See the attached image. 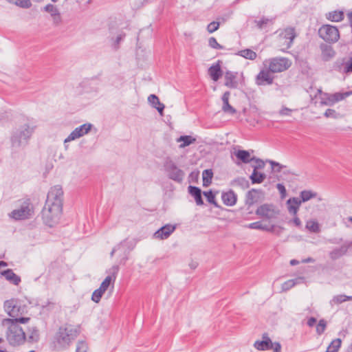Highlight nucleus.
I'll return each instance as SVG.
<instances>
[{"label": "nucleus", "mask_w": 352, "mask_h": 352, "mask_svg": "<svg viewBox=\"0 0 352 352\" xmlns=\"http://www.w3.org/2000/svg\"><path fill=\"white\" fill-rule=\"evenodd\" d=\"M63 190L59 185L52 187L47 193L41 214L43 223L50 228L59 221L63 212Z\"/></svg>", "instance_id": "1"}, {"label": "nucleus", "mask_w": 352, "mask_h": 352, "mask_svg": "<svg viewBox=\"0 0 352 352\" xmlns=\"http://www.w3.org/2000/svg\"><path fill=\"white\" fill-rule=\"evenodd\" d=\"M37 126L34 118H23L22 122L11 132L10 140L14 151L23 149L28 144Z\"/></svg>", "instance_id": "2"}, {"label": "nucleus", "mask_w": 352, "mask_h": 352, "mask_svg": "<svg viewBox=\"0 0 352 352\" xmlns=\"http://www.w3.org/2000/svg\"><path fill=\"white\" fill-rule=\"evenodd\" d=\"M79 333V329L72 324H65L60 326L53 338L54 349L55 350L66 349L78 337Z\"/></svg>", "instance_id": "3"}, {"label": "nucleus", "mask_w": 352, "mask_h": 352, "mask_svg": "<svg viewBox=\"0 0 352 352\" xmlns=\"http://www.w3.org/2000/svg\"><path fill=\"white\" fill-rule=\"evenodd\" d=\"M3 325L8 326L6 339L10 346L16 347L25 342L26 334L21 326L10 324H3Z\"/></svg>", "instance_id": "4"}, {"label": "nucleus", "mask_w": 352, "mask_h": 352, "mask_svg": "<svg viewBox=\"0 0 352 352\" xmlns=\"http://www.w3.org/2000/svg\"><path fill=\"white\" fill-rule=\"evenodd\" d=\"M164 171L167 177L179 184H181L184 178L185 173L184 170L178 168L175 162L170 157H167L164 163Z\"/></svg>", "instance_id": "5"}, {"label": "nucleus", "mask_w": 352, "mask_h": 352, "mask_svg": "<svg viewBox=\"0 0 352 352\" xmlns=\"http://www.w3.org/2000/svg\"><path fill=\"white\" fill-rule=\"evenodd\" d=\"M319 36L329 43H334L340 38L338 28L330 24L322 25L318 30Z\"/></svg>", "instance_id": "6"}, {"label": "nucleus", "mask_w": 352, "mask_h": 352, "mask_svg": "<svg viewBox=\"0 0 352 352\" xmlns=\"http://www.w3.org/2000/svg\"><path fill=\"white\" fill-rule=\"evenodd\" d=\"M254 346L258 351H267L273 349V352H280L281 344L278 342H273L268 336L267 333L262 335L261 340H256L254 343Z\"/></svg>", "instance_id": "7"}, {"label": "nucleus", "mask_w": 352, "mask_h": 352, "mask_svg": "<svg viewBox=\"0 0 352 352\" xmlns=\"http://www.w3.org/2000/svg\"><path fill=\"white\" fill-rule=\"evenodd\" d=\"M268 61V69L272 73L282 72L291 66V62L287 58L275 57L270 58Z\"/></svg>", "instance_id": "8"}, {"label": "nucleus", "mask_w": 352, "mask_h": 352, "mask_svg": "<svg viewBox=\"0 0 352 352\" xmlns=\"http://www.w3.org/2000/svg\"><path fill=\"white\" fill-rule=\"evenodd\" d=\"M331 69L342 74L352 73V56L348 59L346 57L337 58L333 62Z\"/></svg>", "instance_id": "9"}, {"label": "nucleus", "mask_w": 352, "mask_h": 352, "mask_svg": "<svg viewBox=\"0 0 352 352\" xmlns=\"http://www.w3.org/2000/svg\"><path fill=\"white\" fill-rule=\"evenodd\" d=\"M351 95H352V91H345L342 93L336 92L333 94L324 93L322 94L321 104L324 105L332 106L336 102L342 100Z\"/></svg>", "instance_id": "10"}, {"label": "nucleus", "mask_w": 352, "mask_h": 352, "mask_svg": "<svg viewBox=\"0 0 352 352\" xmlns=\"http://www.w3.org/2000/svg\"><path fill=\"white\" fill-rule=\"evenodd\" d=\"M30 205L29 201H24L19 209L14 210L9 214L10 217L16 221L29 218L31 215Z\"/></svg>", "instance_id": "11"}, {"label": "nucleus", "mask_w": 352, "mask_h": 352, "mask_svg": "<svg viewBox=\"0 0 352 352\" xmlns=\"http://www.w3.org/2000/svg\"><path fill=\"white\" fill-rule=\"evenodd\" d=\"M119 270L118 265H114L107 272L109 275L103 280L100 286V288L104 290V292L108 289L111 283L115 282Z\"/></svg>", "instance_id": "12"}, {"label": "nucleus", "mask_w": 352, "mask_h": 352, "mask_svg": "<svg viewBox=\"0 0 352 352\" xmlns=\"http://www.w3.org/2000/svg\"><path fill=\"white\" fill-rule=\"evenodd\" d=\"M256 214L260 217L270 219L274 218L278 212L274 210L273 205L265 204L257 208Z\"/></svg>", "instance_id": "13"}, {"label": "nucleus", "mask_w": 352, "mask_h": 352, "mask_svg": "<svg viewBox=\"0 0 352 352\" xmlns=\"http://www.w3.org/2000/svg\"><path fill=\"white\" fill-rule=\"evenodd\" d=\"M176 225L166 224L159 228L153 234L154 238L164 240L168 239L170 235L175 230Z\"/></svg>", "instance_id": "14"}, {"label": "nucleus", "mask_w": 352, "mask_h": 352, "mask_svg": "<svg viewBox=\"0 0 352 352\" xmlns=\"http://www.w3.org/2000/svg\"><path fill=\"white\" fill-rule=\"evenodd\" d=\"M352 246V241H345L340 247L336 248L329 252V257L331 260L336 261L345 255L349 249Z\"/></svg>", "instance_id": "15"}, {"label": "nucleus", "mask_w": 352, "mask_h": 352, "mask_svg": "<svg viewBox=\"0 0 352 352\" xmlns=\"http://www.w3.org/2000/svg\"><path fill=\"white\" fill-rule=\"evenodd\" d=\"M136 245V241L134 239L129 240L125 239L118 244V248H123L124 250V258L122 259V263H126L129 260V256L131 252L135 248Z\"/></svg>", "instance_id": "16"}, {"label": "nucleus", "mask_w": 352, "mask_h": 352, "mask_svg": "<svg viewBox=\"0 0 352 352\" xmlns=\"http://www.w3.org/2000/svg\"><path fill=\"white\" fill-rule=\"evenodd\" d=\"M269 70L262 69L256 76V83L259 86L270 85L273 83L274 77L270 75Z\"/></svg>", "instance_id": "17"}, {"label": "nucleus", "mask_w": 352, "mask_h": 352, "mask_svg": "<svg viewBox=\"0 0 352 352\" xmlns=\"http://www.w3.org/2000/svg\"><path fill=\"white\" fill-rule=\"evenodd\" d=\"M221 199L224 205L227 206H233L236 204L237 195L233 190H229L228 192L221 193Z\"/></svg>", "instance_id": "18"}, {"label": "nucleus", "mask_w": 352, "mask_h": 352, "mask_svg": "<svg viewBox=\"0 0 352 352\" xmlns=\"http://www.w3.org/2000/svg\"><path fill=\"white\" fill-rule=\"evenodd\" d=\"M221 64V61L219 60L208 68V74L214 81H217L223 74Z\"/></svg>", "instance_id": "19"}, {"label": "nucleus", "mask_w": 352, "mask_h": 352, "mask_svg": "<svg viewBox=\"0 0 352 352\" xmlns=\"http://www.w3.org/2000/svg\"><path fill=\"white\" fill-rule=\"evenodd\" d=\"M230 96V92L229 91L224 92V94H223L221 97V100L223 102L222 111L226 113L234 115L236 113V110L229 103Z\"/></svg>", "instance_id": "20"}, {"label": "nucleus", "mask_w": 352, "mask_h": 352, "mask_svg": "<svg viewBox=\"0 0 352 352\" xmlns=\"http://www.w3.org/2000/svg\"><path fill=\"white\" fill-rule=\"evenodd\" d=\"M188 193L194 197L195 201L197 206L204 205V200L202 198V191L200 188L195 186L190 185L188 187Z\"/></svg>", "instance_id": "21"}, {"label": "nucleus", "mask_w": 352, "mask_h": 352, "mask_svg": "<svg viewBox=\"0 0 352 352\" xmlns=\"http://www.w3.org/2000/svg\"><path fill=\"white\" fill-rule=\"evenodd\" d=\"M283 36V38L285 40H288L289 41L286 44V49H289L293 43L294 38L296 37L297 34L296 33V30L293 27L286 28L284 31L281 33Z\"/></svg>", "instance_id": "22"}, {"label": "nucleus", "mask_w": 352, "mask_h": 352, "mask_svg": "<svg viewBox=\"0 0 352 352\" xmlns=\"http://www.w3.org/2000/svg\"><path fill=\"white\" fill-rule=\"evenodd\" d=\"M287 210L289 214L296 216L301 205L300 199L298 197H291L287 199Z\"/></svg>", "instance_id": "23"}, {"label": "nucleus", "mask_w": 352, "mask_h": 352, "mask_svg": "<svg viewBox=\"0 0 352 352\" xmlns=\"http://www.w3.org/2000/svg\"><path fill=\"white\" fill-rule=\"evenodd\" d=\"M237 72L227 71L225 73L224 85L230 89H236L238 87V82L236 80Z\"/></svg>", "instance_id": "24"}, {"label": "nucleus", "mask_w": 352, "mask_h": 352, "mask_svg": "<svg viewBox=\"0 0 352 352\" xmlns=\"http://www.w3.org/2000/svg\"><path fill=\"white\" fill-rule=\"evenodd\" d=\"M1 274L4 276L7 280L14 285H19L21 282V277L16 275L11 269H7L2 271Z\"/></svg>", "instance_id": "25"}, {"label": "nucleus", "mask_w": 352, "mask_h": 352, "mask_svg": "<svg viewBox=\"0 0 352 352\" xmlns=\"http://www.w3.org/2000/svg\"><path fill=\"white\" fill-rule=\"evenodd\" d=\"M148 101L153 108L157 109L161 116H163L165 105L160 101L159 98L156 95L151 94L148 97Z\"/></svg>", "instance_id": "26"}, {"label": "nucleus", "mask_w": 352, "mask_h": 352, "mask_svg": "<svg viewBox=\"0 0 352 352\" xmlns=\"http://www.w3.org/2000/svg\"><path fill=\"white\" fill-rule=\"evenodd\" d=\"M325 16L330 21L341 22L344 19V12L343 10H336L326 13Z\"/></svg>", "instance_id": "27"}, {"label": "nucleus", "mask_w": 352, "mask_h": 352, "mask_svg": "<svg viewBox=\"0 0 352 352\" xmlns=\"http://www.w3.org/2000/svg\"><path fill=\"white\" fill-rule=\"evenodd\" d=\"M234 155L238 160L244 164H248L254 160L251 157L250 151L246 150H238L234 153Z\"/></svg>", "instance_id": "28"}, {"label": "nucleus", "mask_w": 352, "mask_h": 352, "mask_svg": "<svg viewBox=\"0 0 352 352\" xmlns=\"http://www.w3.org/2000/svg\"><path fill=\"white\" fill-rule=\"evenodd\" d=\"M322 50V59L323 61H329L335 55L336 52L333 50V47L330 45H321Z\"/></svg>", "instance_id": "29"}, {"label": "nucleus", "mask_w": 352, "mask_h": 352, "mask_svg": "<svg viewBox=\"0 0 352 352\" xmlns=\"http://www.w3.org/2000/svg\"><path fill=\"white\" fill-rule=\"evenodd\" d=\"M176 142H181V144L179 145V148H184L186 146H190L192 144L195 143L196 138H193L191 135H181L178 138H177Z\"/></svg>", "instance_id": "30"}, {"label": "nucleus", "mask_w": 352, "mask_h": 352, "mask_svg": "<svg viewBox=\"0 0 352 352\" xmlns=\"http://www.w3.org/2000/svg\"><path fill=\"white\" fill-rule=\"evenodd\" d=\"M258 170V169H253L250 176V179L252 184H261L266 178V175L264 173L259 172Z\"/></svg>", "instance_id": "31"}, {"label": "nucleus", "mask_w": 352, "mask_h": 352, "mask_svg": "<svg viewBox=\"0 0 352 352\" xmlns=\"http://www.w3.org/2000/svg\"><path fill=\"white\" fill-rule=\"evenodd\" d=\"M231 186H239L242 190H245L250 187L249 181L243 177H237L230 182Z\"/></svg>", "instance_id": "32"}, {"label": "nucleus", "mask_w": 352, "mask_h": 352, "mask_svg": "<svg viewBox=\"0 0 352 352\" xmlns=\"http://www.w3.org/2000/svg\"><path fill=\"white\" fill-rule=\"evenodd\" d=\"M298 175L292 171L288 168L287 166H285V168L282 170L281 173L279 175H276V179L278 181H290L292 179L293 176H297Z\"/></svg>", "instance_id": "33"}, {"label": "nucleus", "mask_w": 352, "mask_h": 352, "mask_svg": "<svg viewBox=\"0 0 352 352\" xmlns=\"http://www.w3.org/2000/svg\"><path fill=\"white\" fill-rule=\"evenodd\" d=\"M30 320L29 317H20L16 318H6L3 321V324H15L16 326H20L19 324H25Z\"/></svg>", "instance_id": "34"}, {"label": "nucleus", "mask_w": 352, "mask_h": 352, "mask_svg": "<svg viewBox=\"0 0 352 352\" xmlns=\"http://www.w3.org/2000/svg\"><path fill=\"white\" fill-rule=\"evenodd\" d=\"M213 172L212 169H206L202 173L203 186H209L212 180Z\"/></svg>", "instance_id": "35"}, {"label": "nucleus", "mask_w": 352, "mask_h": 352, "mask_svg": "<svg viewBox=\"0 0 352 352\" xmlns=\"http://www.w3.org/2000/svg\"><path fill=\"white\" fill-rule=\"evenodd\" d=\"M317 196V193L310 190H304L300 192V201L304 203L308 201L311 199L315 198Z\"/></svg>", "instance_id": "36"}, {"label": "nucleus", "mask_w": 352, "mask_h": 352, "mask_svg": "<svg viewBox=\"0 0 352 352\" xmlns=\"http://www.w3.org/2000/svg\"><path fill=\"white\" fill-rule=\"evenodd\" d=\"M258 190L255 188H252L251 190H248L245 195V205L250 208V206H253L255 202L256 201L254 193L257 192Z\"/></svg>", "instance_id": "37"}, {"label": "nucleus", "mask_w": 352, "mask_h": 352, "mask_svg": "<svg viewBox=\"0 0 352 352\" xmlns=\"http://www.w3.org/2000/svg\"><path fill=\"white\" fill-rule=\"evenodd\" d=\"M16 300L14 298H11L10 300H7L4 302V308L5 310L8 312V315L12 316V314H14L16 311Z\"/></svg>", "instance_id": "38"}, {"label": "nucleus", "mask_w": 352, "mask_h": 352, "mask_svg": "<svg viewBox=\"0 0 352 352\" xmlns=\"http://www.w3.org/2000/svg\"><path fill=\"white\" fill-rule=\"evenodd\" d=\"M28 331L30 332V335L28 338V342H37L40 338L39 331L37 327L34 326L29 327Z\"/></svg>", "instance_id": "39"}, {"label": "nucleus", "mask_w": 352, "mask_h": 352, "mask_svg": "<svg viewBox=\"0 0 352 352\" xmlns=\"http://www.w3.org/2000/svg\"><path fill=\"white\" fill-rule=\"evenodd\" d=\"M266 162L271 165L272 172L276 175L281 173L282 170L285 168V165L280 164L272 160H266Z\"/></svg>", "instance_id": "40"}, {"label": "nucleus", "mask_w": 352, "mask_h": 352, "mask_svg": "<svg viewBox=\"0 0 352 352\" xmlns=\"http://www.w3.org/2000/svg\"><path fill=\"white\" fill-rule=\"evenodd\" d=\"M203 194L206 197V200L209 204L213 205L215 208H220V206L218 204L215 199L216 195L212 191V190L210 189L208 191H204Z\"/></svg>", "instance_id": "41"}, {"label": "nucleus", "mask_w": 352, "mask_h": 352, "mask_svg": "<svg viewBox=\"0 0 352 352\" xmlns=\"http://www.w3.org/2000/svg\"><path fill=\"white\" fill-rule=\"evenodd\" d=\"M43 10L51 14L52 16H58V21H61L60 14L58 8L53 4H47L43 8Z\"/></svg>", "instance_id": "42"}, {"label": "nucleus", "mask_w": 352, "mask_h": 352, "mask_svg": "<svg viewBox=\"0 0 352 352\" xmlns=\"http://www.w3.org/2000/svg\"><path fill=\"white\" fill-rule=\"evenodd\" d=\"M237 54L251 60H254L257 56L256 53L250 49L242 50Z\"/></svg>", "instance_id": "43"}, {"label": "nucleus", "mask_w": 352, "mask_h": 352, "mask_svg": "<svg viewBox=\"0 0 352 352\" xmlns=\"http://www.w3.org/2000/svg\"><path fill=\"white\" fill-rule=\"evenodd\" d=\"M302 280V278H301V277L296 278L294 279L288 280L285 281L284 283H283L282 289L283 291H287V290L290 289L291 288H292L294 286H295L296 284L300 283Z\"/></svg>", "instance_id": "44"}, {"label": "nucleus", "mask_w": 352, "mask_h": 352, "mask_svg": "<svg viewBox=\"0 0 352 352\" xmlns=\"http://www.w3.org/2000/svg\"><path fill=\"white\" fill-rule=\"evenodd\" d=\"M342 340L340 338L334 339L328 346L325 352H338L341 347Z\"/></svg>", "instance_id": "45"}, {"label": "nucleus", "mask_w": 352, "mask_h": 352, "mask_svg": "<svg viewBox=\"0 0 352 352\" xmlns=\"http://www.w3.org/2000/svg\"><path fill=\"white\" fill-rule=\"evenodd\" d=\"M93 126V124L91 123H85L78 127L76 128V131L80 133V136L82 137L83 135L87 134Z\"/></svg>", "instance_id": "46"}, {"label": "nucleus", "mask_w": 352, "mask_h": 352, "mask_svg": "<svg viewBox=\"0 0 352 352\" xmlns=\"http://www.w3.org/2000/svg\"><path fill=\"white\" fill-rule=\"evenodd\" d=\"M8 2L22 8H30L32 6L30 0H6Z\"/></svg>", "instance_id": "47"}, {"label": "nucleus", "mask_w": 352, "mask_h": 352, "mask_svg": "<svg viewBox=\"0 0 352 352\" xmlns=\"http://www.w3.org/2000/svg\"><path fill=\"white\" fill-rule=\"evenodd\" d=\"M269 22H271L272 23L273 19H267L265 16H263L258 20L255 19L254 21V23L256 24V26L260 30L263 29Z\"/></svg>", "instance_id": "48"}, {"label": "nucleus", "mask_w": 352, "mask_h": 352, "mask_svg": "<svg viewBox=\"0 0 352 352\" xmlns=\"http://www.w3.org/2000/svg\"><path fill=\"white\" fill-rule=\"evenodd\" d=\"M252 158H254V160H253V162H254L256 163V164H252V167L253 168V169H263L265 166V163L266 161H263L262 159H260V158H258L256 157V156H252Z\"/></svg>", "instance_id": "49"}, {"label": "nucleus", "mask_w": 352, "mask_h": 352, "mask_svg": "<svg viewBox=\"0 0 352 352\" xmlns=\"http://www.w3.org/2000/svg\"><path fill=\"white\" fill-rule=\"evenodd\" d=\"M104 293V290L99 287L93 292L91 300L96 303L99 302Z\"/></svg>", "instance_id": "50"}, {"label": "nucleus", "mask_w": 352, "mask_h": 352, "mask_svg": "<svg viewBox=\"0 0 352 352\" xmlns=\"http://www.w3.org/2000/svg\"><path fill=\"white\" fill-rule=\"evenodd\" d=\"M327 327V322L324 319H320L316 326V333L318 335H322Z\"/></svg>", "instance_id": "51"}, {"label": "nucleus", "mask_w": 352, "mask_h": 352, "mask_svg": "<svg viewBox=\"0 0 352 352\" xmlns=\"http://www.w3.org/2000/svg\"><path fill=\"white\" fill-rule=\"evenodd\" d=\"M306 228L311 232H317L319 231V224L316 221H309L307 222Z\"/></svg>", "instance_id": "52"}, {"label": "nucleus", "mask_w": 352, "mask_h": 352, "mask_svg": "<svg viewBox=\"0 0 352 352\" xmlns=\"http://www.w3.org/2000/svg\"><path fill=\"white\" fill-rule=\"evenodd\" d=\"M208 45L212 49L222 50L224 47L220 45L214 37H210L208 40Z\"/></svg>", "instance_id": "53"}, {"label": "nucleus", "mask_w": 352, "mask_h": 352, "mask_svg": "<svg viewBox=\"0 0 352 352\" xmlns=\"http://www.w3.org/2000/svg\"><path fill=\"white\" fill-rule=\"evenodd\" d=\"M80 138V133L75 129L64 140V144Z\"/></svg>", "instance_id": "54"}, {"label": "nucleus", "mask_w": 352, "mask_h": 352, "mask_svg": "<svg viewBox=\"0 0 352 352\" xmlns=\"http://www.w3.org/2000/svg\"><path fill=\"white\" fill-rule=\"evenodd\" d=\"M345 301L344 294H339L334 296L331 300L330 301V303H334V304H341Z\"/></svg>", "instance_id": "55"}, {"label": "nucleus", "mask_w": 352, "mask_h": 352, "mask_svg": "<svg viewBox=\"0 0 352 352\" xmlns=\"http://www.w3.org/2000/svg\"><path fill=\"white\" fill-rule=\"evenodd\" d=\"M219 22L212 21L207 26V30L209 33H213L216 30H217L219 28Z\"/></svg>", "instance_id": "56"}, {"label": "nucleus", "mask_w": 352, "mask_h": 352, "mask_svg": "<svg viewBox=\"0 0 352 352\" xmlns=\"http://www.w3.org/2000/svg\"><path fill=\"white\" fill-rule=\"evenodd\" d=\"M125 36V33L122 32L116 36L113 44V47L114 49L117 50L119 48L120 43L124 38Z\"/></svg>", "instance_id": "57"}, {"label": "nucleus", "mask_w": 352, "mask_h": 352, "mask_svg": "<svg viewBox=\"0 0 352 352\" xmlns=\"http://www.w3.org/2000/svg\"><path fill=\"white\" fill-rule=\"evenodd\" d=\"M87 344L84 341H78L76 346V352H87Z\"/></svg>", "instance_id": "58"}, {"label": "nucleus", "mask_w": 352, "mask_h": 352, "mask_svg": "<svg viewBox=\"0 0 352 352\" xmlns=\"http://www.w3.org/2000/svg\"><path fill=\"white\" fill-rule=\"evenodd\" d=\"M338 115L339 114L334 109H327L324 113V116L326 118H337Z\"/></svg>", "instance_id": "59"}, {"label": "nucleus", "mask_w": 352, "mask_h": 352, "mask_svg": "<svg viewBox=\"0 0 352 352\" xmlns=\"http://www.w3.org/2000/svg\"><path fill=\"white\" fill-rule=\"evenodd\" d=\"M261 221H256L251 223H249L246 226L247 228L250 229H255V230H261Z\"/></svg>", "instance_id": "60"}, {"label": "nucleus", "mask_w": 352, "mask_h": 352, "mask_svg": "<svg viewBox=\"0 0 352 352\" xmlns=\"http://www.w3.org/2000/svg\"><path fill=\"white\" fill-rule=\"evenodd\" d=\"M10 115L9 113L7 111H3L0 113V124H2L5 122H7L9 120Z\"/></svg>", "instance_id": "61"}, {"label": "nucleus", "mask_w": 352, "mask_h": 352, "mask_svg": "<svg viewBox=\"0 0 352 352\" xmlns=\"http://www.w3.org/2000/svg\"><path fill=\"white\" fill-rule=\"evenodd\" d=\"M276 188L278 189L279 192L282 195V196L285 195L287 191H286V188H285V186L283 184H281V183L277 184Z\"/></svg>", "instance_id": "62"}, {"label": "nucleus", "mask_w": 352, "mask_h": 352, "mask_svg": "<svg viewBox=\"0 0 352 352\" xmlns=\"http://www.w3.org/2000/svg\"><path fill=\"white\" fill-rule=\"evenodd\" d=\"M261 228H261V230L272 232L274 230L275 226H274V225L268 226V225H263L262 224Z\"/></svg>", "instance_id": "63"}, {"label": "nucleus", "mask_w": 352, "mask_h": 352, "mask_svg": "<svg viewBox=\"0 0 352 352\" xmlns=\"http://www.w3.org/2000/svg\"><path fill=\"white\" fill-rule=\"evenodd\" d=\"M292 110L287 107H283L280 111V114L282 116H289Z\"/></svg>", "instance_id": "64"}]
</instances>
